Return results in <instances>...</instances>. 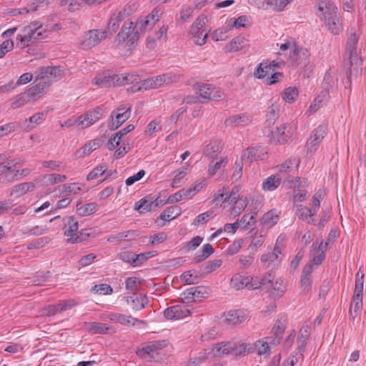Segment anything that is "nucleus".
<instances>
[{
    "label": "nucleus",
    "mask_w": 366,
    "mask_h": 366,
    "mask_svg": "<svg viewBox=\"0 0 366 366\" xmlns=\"http://www.w3.org/2000/svg\"><path fill=\"white\" fill-rule=\"evenodd\" d=\"M137 76L129 74H112L109 71H105L97 74L92 79V84L99 87H109L133 84Z\"/></svg>",
    "instance_id": "1"
},
{
    "label": "nucleus",
    "mask_w": 366,
    "mask_h": 366,
    "mask_svg": "<svg viewBox=\"0 0 366 366\" xmlns=\"http://www.w3.org/2000/svg\"><path fill=\"white\" fill-rule=\"evenodd\" d=\"M250 199V195L248 194H242L239 192V187L234 186L229 192L227 202L232 204L230 209L229 217L230 219L236 218L239 216L244 209L247 207Z\"/></svg>",
    "instance_id": "2"
},
{
    "label": "nucleus",
    "mask_w": 366,
    "mask_h": 366,
    "mask_svg": "<svg viewBox=\"0 0 366 366\" xmlns=\"http://www.w3.org/2000/svg\"><path fill=\"white\" fill-rule=\"evenodd\" d=\"M364 287V272L362 270V267L356 274L355 286L354 290V295L351 302L350 313L354 319L358 314V312L362 307V292Z\"/></svg>",
    "instance_id": "3"
},
{
    "label": "nucleus",
    "mask_w": 366,
    "mask_h": 366,
    "mask_svg": "<svg viewBox=\"0 0 366 366\" xmlns=\"http://www.w3.org/2000/svg\"><path fill=\"white\" fill-rule=\"evenodd\" d=\"M207 22V16L200 15L195 19L191 26L189 34L197 45L202 46L206 43L209 32H205L204 34H203V32L204 31V27Z\"/></svg>",
    "instance_id": "4"
},
{
    "label": "nucleus",
    "mask_w": 366,
    "mask_h": 366,
    "mask_svg": "<svg viewBox=\"0 0 366 366\" xmlns=\"http://www.w3.org/2000/svg\"><path fill=\"white\" fill-rule=\"evenodd\" d=\"M7 157L4 154H0V182H11L17 179L19 176V165L13 162L6 164L3 161Z\"/></svg>",
    "instance_id": "5"
},
{
    "label": "nucleus",
    "mask_w": 366,
    "mask_h": 366,
    "mask_svg": "<svg viewBox=\"0 0 366 366\" xmlns=\"http://www.w3.org/2000/svg\"><path fill=\"white\" fill-rule=\"evenodd\" d=\"M296 131L295 125L291 124H283L270 132L271 142L277 144H284L293 137Z\"/></svg>",
    "instance_id": "6"
},
{
    "label": "nucleus",
    "mask_w": 366,
    "mask_h": 366,
    "mask_svg": "<svg viewBox=\"0 0 366 366\" xmlns=\"http://www.w3.org/2000/svg\"><path fill=\"white\" fill-rule=\"evenodd\" d=\"M357 41L358 38L354 33L350 36L347 42L345 58L351 66V69L350 71V74L352 73V67H354L355 70L357 69L358 66L362 62L361 59L359 58L358 52L357 51Z\"/></svg>",
    "instance_id": "7"
},
{
    "label": "nucleus",
    "mask_w": 366,
    "mask_h": 366,
    "mask_svg": "<svg viewBox=\"0 0 366 366\" xmlns=\"http://www.w3.org/2000/svg\"><path fill=\"white\" fill-rule=\"evenodd\" d=\"M139 38V31L137 30L136 26L132 21L124 23L121 31L117 36V41L119 43L127 42V44L130 47Z\"/></svg>",
    "instance_id": "8"
},
{
    "label": "nucleus",
    "mask_w": 366,
    "mask_h": 366,
    "mask_svg": "<svg viewBox=\"0 0 366 366\" xmlns=\"http://www.w3.org/2000/svg\"><path fill=\"white\" fill-rule=\"evenodd\" d=\"M195 89L199 97L208 100H220L224 97V93L219 88L211 84H198Z\"/></svg>",
    "instance_id": "9"
},
{
    "label": "nucleus",
    "mask_w": 366,
    "mask_h": 366,
    "mask_svg": "<svg viewBox=\"0 0 366 366\" xmlns=\"http://www.w3.org/2000/svg\"><path fill=\"white\" fill-rule=\"evenodd\" d=\"M105 31L93 29L85 33L81 38L80 46L83 49H89L99 44L106 38Z\"/></svg>",
    "instance_id": "10"
},
{
    "label": "nucleus",
    "mask_w": 366,
    "mask_h": 366,
    "mask_svg": "<svg viewBox=\"0 0 366 366\" xmlns=\"http://www.w3.org/2000/svg\"><path fill=\"white\" fill-rule=\"evenodd\" d=\"M64 234L66 237V240L71 243H75L78 241L79 237L77 235L79 229V222L74 217H65L63 219Z\"/></svg>",
    "instance_id": "11"
},
{
    "label": "nucleus",
    "mask_w": 366,
    "mask_h": 366,
    "mask_svg": "<svg viewBox=\"0 0 366 366\" xmlns=\"http://www.w3.org/2000/svg\"><path fill=\"white\" fill-rule=\"evenodd\" d=\"M327 127L325 125H320L314 129L306 144L307 153H315L326 134Z\"/></svg>",
    "instance_id": "12"
},
{
    "label": "nucleus",
    "mask_w": 366,
    "mask_h": 366,
    "mask_svg": "<svg viewBox=\"0 0 366 366\" xmlns=\"http://www.w3.org/2000/svg\"><path fill=\"white\" fill-rule=\"evenodd\" d=\"M230 286L237 290H241L247 287L249 290H256L259 288V285L254 283V278L243 276L239 274H235L232 276L230 281Z\"/></svg>",
    "instance_id": "13"
},
{
    "label": "nucleus",
    "mask_w": 366,
    "mask_h": 366,
    "mask_svg": "<svg viewBox=\"0 0 366 366\" xmlns=\"http://www.w3.org/2000/svg\"><path fill=\"white\" fill-rule=\"evenodd\" d=\"M132 9L129 4L126 5L119 11H115L112 14L108 23V29L111 32H115L122 22L132 12Z\"/></svg>",
    "instance_id": "14"
},
{
    "label": "nucleus",
    "mask_w": 366,
    "mask_h": 366,
    "mask_svg": "<svg viewBox=\"0 0 366 366\" xmlns=\"http://www.w3.org/2000/svg\"><path fill=\"white\" fill-rule=\"evenodd\" d=\"M318 16L323 21L337 14V8L329 0H321L317 4Z\"/></svg>",
    "instance_id": "15"
},
{
    "label": "nucleus",
    "mask_w": 366,
    "mask_h": 366,
    "mask_svg": "<svg viewBox=\"0 0 366 366\" xmlns=\"http://www.w3.org/2000/svg\"><path fill=\"white\" fill-rule=\"evenodd\" d=\"M42 24L39 21L31 22L29 25L24 26L21 29V33H24L27 36H30L31 41L40 39L44 36L45 29L42 28Z\"/></svg>",
    "instance_id": "16"
},
{
    "label": "nucleus",
    "mask_w": 366,
    "mask_h": 366,
    "mask_svg": "<svg viewBox=\"0 0 366 366\" xmlns=\"http://www.w3.org/2000/svg\"><path fill=\"white\" fill-rule=\"evenodd\" d=\"M164 314L168 320H179L187 317L191 314V311L188 306L181 304L167 308Z\"/></svg>",
    "instance_id": "17"
},
{
    "label": "nucleus",
    "mask_w": 366,
    "mask_h": 366,
    "mask_svg": "<svg viewBox=\"0 0 366 366\" xmlns=\"http://www.w3.org/2000/svg\"><path fill=\"white\" fill-rule=\"evenodd\" d=\"M287 325V319L285 317L278 318L273 325L271 330L272 339L270 344L273 346L280 344L282 340V335L284 333Z\"/></svg>",
    "instance_id": "18"
},
{
    "label": "nucleus",
    "mask_w": 366,
    "mask_h": 366,
    "mask_svg": "<svg viewBox=\"0 0 366 366\" xmlns=\"http://www.w3.org/2000/svg\"><path fill=\"white\" fill-rule=\"evenodd\" d=\"M64 70L60 66L42 67L39 70L38 79H48L51 81H57L63 77Z\"/></svg>",
    "instance_id": "19"
},
{
    "label": "nucleus",
    "mask_w": 366,
    "mask_h": 366,
    "mask_svg": "<svg viewBox=\"0 0 366 366\" xmlns=\"http://www.w3.org/2000/svg\"><path fill=\"white\" fill-rule=\"evenodd\" d=\"M124 110V108H117L112 112L111 118L112 120L109 123V127L111 129H117L119 128L124 122H126L130 117V107H128L127 110L120 113V111Z\"/></svg>",
    "instance_id": "20"
},
{
    "label": "nucleus",
    "mask_w": 366,
    "mask_h": 366,
    "mask_svg": "<svg viewBox=\"0 0 366 366\" xmlns=\"http://www.w3.org/2000/svg\"><path fill=\"white\" fill-rule=\"evenodd\" d=\"M166 344L164 341L152 342L139 350L137 355L144 358H147V357L154 358L156 355L159 354V351Z\"/></svg>",
    "instance_id": "21"
},
{
    "label": "nucleus",
    "mask_w": 366,
    "mask_h": 366,
    "mask_svg": "<svg viewBox=\"0 0 366 366\" xmlns=\"http://www.w3.org/2000/svg\"><path fill=\"white\" fill-rule=\"evenodd\" d=\"M234 347H235V342H222L214 345L210 353L212 357H222L224 355L232 354Z\"/></svg>",
    "instance_id": "22"
},
{
    "label": "nucleus",
    "mask_w": 366,
    "mask_h": 366,
    "mask_svg": "<svg viewBox=\"0 0 366 366\" xmlns=\"http://www.w3.org/2000/svg\"><path fill=\"white\" fill-rule=\"evenodd\" d=\"M313 258L312 260V263L315 265H320L325 257V252L327 249V242H324L321 241L318 242L316 241L313 244Z\"/></svg>",
    "instance_id": "23"
},
{
    "label": "nucleus",
    "mask_w": 366,
    "mask_h": 366,
    "mask_svg": "<svg viewBox=\"0 0 366 366\" xmlns=\"http://www.w3.org/2000/svg\"><path fill=\"white\" fill-rule=\"evenodd\" d=\"M191 169V166L186 164L174 172V177L172 179L171 187L172 188H178L186 183L185 177Z\"/></svg>",
    "instance_id": "24"
},
{
    "label": "nucleus",
    "mask_w": 366,
    "mask_h": 366,
    "mask_svg": "<svg viewBox=\"0 0 366 366\" xmlns=\"http://www.w3.org/2000/svg\"><path fill=\"white\" fill-rule=\"evenodd\" d=\"M247 317V312L242 310H229L224 313V321L232 325L242 323Z\"/></svg>",
    "instance_id": "25"
},
{
    "label": "nucleus",
    "mask_w": 366,
    "mask_h": 366,
    "mask_svg": "<svg viewBox=\"0 0 366 366\" xmlns=\"http://www.w3.org/2000/svg\"><path fill=\"white\" fill-rule=\"evenodd\" d=\"M266 154L267 152L261 147H252L244 151L242 159L252 162L264 159Z\"/></svg>",
    "instance_id": "26"
},
{
    "label": "nucleus",
    "mask_w": 366,
    "mask_h": 366,
    "mask_svg": "<svg viewBox=\"0 0 366 366\" xmlns=\"http://www.w3.org/2000/svg\"><path fill=\"white\" fill-rule=\"evenodd\" d=\"M281 249L278 246H275L272 252H267L262 255L261 261L264 263H268V267H275L281 261Z\"/></svg>",
    "instance_id": "27"
},
{
    "label": "nucleus",
    "mask_w": 366,
    "mask_h": 366,
    "mask_svg": "<svg viewBox=\"0 0 366 366\" xmlns=\"http://www.w3.org/2000/svg\"><path fill=\"white\" fill-rule=\"evenodd\" d=\"M249 45V41L242 36H239L232 39L226 44L224 50L227 52H235L239 51Z\"/></svg>",
    "instance_id": "28"
},
{
    "label": "nucleus",
    "mask_w": 366,
    "mask_h": 366,
    "mask_svg": "<svg viewBox=\"0 0 366 366\" xmlns=\"http://www.w3.org/2000/svg\"><path fill=\"white\" fill-rule=\"evenodd\" d=\"M310 331V327L307 325H304L299 331V335L297 340V350L300 356H302L305 351Z\"/></svg>",
    "instance_id": "29"
},
{
    "label": "nucleus",
    "mask_w": 366,
    "mask_h": 366,
    "mask_svg": "<svg viewBox=\"0 0 366 366\" xmlns=\"http://www.w3.org/2000/svg\"><path fill=\"white\" fill-rule=\"evenodd\" d=\"M271 339L270 337H267L256 341L253 345L254 350H256L259 355L268 357L270 355Z\"/></svg>",
    "instance_id": "30"
},
{
    "label": "nucleus",
    "mask_w": 366,
    "mask_h": 366,
    "mask_svg": "<svg viewBox=\"0 0 366 366\" xmlns=\"http://www.w3.org/2000/svg\"><path fill=\"white\" fill-rule=\"evenodd\" d=\"M47 86L48 84L46 81L41 80L37 84L28 89L26 92L31 101H36L39 99L45 93V89Z\"/></svg>",
    "instance_id": "31"
},
{
    "label": "nucleus",
    "mask_w": 366,
    "mask_h": 366,
    "mask_svg": "<svg viewBox=\"0 0 366 366\" xmlns=\"http://www.w3.org/2000/svg\"><path fill=\"white\" fill-rule=\"evenodd\" d=\"M295 214L302 221L311 224L314 222L312 217L316 214V212L315 210L300 204L295 207Z\"/></svg>",
    "instance_id": "32"
},
{
    "label": "nucleus",
    "mask_w": 366,
    "mask_h": 366,
    "mask_svg": "<svg viewBox=\"0 0 366 366\" xmlns=\"http://www.w3.org/2000/svg\"><path fill=\"white\" fill-rule=\"evenodd\" d=\"M251 121V117L247 114H234L225 120V124L232 127L244 126L250 123Z\"/></svg>",
    "instance_id": "33"
},
{
    "label": "nucleus",
    "mask_w": 366,
    "mask_h": 366,
    "mask_svg": "<svg viewBox=\"0 0 366 366\" xmlns=\"http://www.w3.org/2000/svg\"><path fill=\"white\" fill-rule=\"evenodd\" d=\"M279 220V212L272 209L265 213L260 220V224L267 228H270L277 223Z\"/></svg>",
    "instance_id": "34"
},
{
    "label": "nucleus",
    "mask_w": 366,
    "mask_h": 366,
    "mask_svg": "<svg viewBox=\"0 0 366 366\" xmlns=\"http://www.w3.org/2000/svg\"><path fill=\"white\" fill-rule=\"evenodd\" d=\"M154 78L159 88L177 81L179 79V76L172 72H168L162 75L156 76Z\"/></svg>",
    "instance_id": "35"
},
{
    "label": "nucleus",
    "mask_w": 366,
    "mask_h": 366,
    "mask_svg": "<svg viewBox=\"0 0 366 366\" xmlns=\"http://www.w3.org/2000/svg\"><path fill=\"white\" fill-rule=\"evenodd\" d=\"M157 82L154 76L137 82L135 85L132 86L133 92L148 90L152 89H157Z\"/></svg>",
    "instance_id": "36"
},
{
    "label": "nucleus",
    "mask_w": 366,
    "mask_h": 366,
    "mask_svg": "<svg viewBox=\"0 0 366 366\" xmlns=\"http://www.w3.org/2000/svg\"><path fill=\"white\" fill-rule=\"evenodd\" d=\"M181 213L182 209L179 207L171 206L162 212L159 219L163 221H170L179 216Z\"/></svg>",
    "instance_id": "37"
},
{
    "label": "nucleus",
    "mask_w": 366,
    "mask_h": 366,
    "mask_svg": "<svg viewBox=\"0 0 366 366\" xmlns=\"http://www.w3.org/2000/svg\"><path fill=\"white\" fill-rule=\"evenodd\" d=\"M323 22L327 29L335 35L339 34L342 29L337 14L323 21Z\"/></svg>",
    "instance_id": "38"
},
{
    "label": "nucleus",
    "mask_w": 366,
    "mask_h": 366,
    "mask_svg": "<svg viewBox=\"0 0 366 366\" xmlns=\"http://www.w3.org/2000/svg\"><path fill=\"white\" fill-rule=\"evenodd\" d=\"M281 178L278 175H271L262 182V187L264 191H274L280 184Z\"/></svg>",
    "instance_id": "39"
},
{
    "label": "nucleus",
    "mask_w": 366,
    "mask_h": 366,
    "mask_svg": "<svg viewBox=\"0 0 366 366\" xmlns=\"http://www.w3.org/2000/svg\"><path fill=\"white\" fill-rule=\"evenodd\" d=\"M254 351V347L251 344H246L243 342H236L235 347L232 349V354L237 357L244 356L248 353Z\"/></svg>",
    "instance_id": "40"
},
{
    "label": "nucleus",
    "mask_w": 366,
    "mask_h": 366,
    "mask_svg": "<svg viewBox=\"0 0 366 366\" xmlns=\"http://www.w3.org/2000/svg\"><path fill=\"white\" fill-rule=\"evenodd\" d=\"M158 204L157 202H149L145 198L141 199L135 204V209L139 211V213H144L154 210L157 208Z\"/></svg>",
    "instance_id": "41"
},
{
    "label": "nucleus",
    "mask_w": 366,
    "mask_h": 366,
    "mask_svg": "<svg viewBox=\"0 0 366 366\" xmlns=\"http://www.w3.org/2000/svg\"><path fill=\"white\" fill-rule=\"evenodd\" d=\"M222 150V146L219 142L212 141L208 144L204 149L205 156L214 159Z\"/></svg>",
    "instance_id": "42"
},
{
    "label": "nucleus",
    "mask_w": 366,
    "mask_h": 366,
    "mask_svg": "<svg viewBox=\"0 0 366 366\" xmlns=\"http://www.w3.org/2000/svg\"><path fill=\"white\" fill-rule=\"evenodd\" d=\"M106 174V177H110L112 174L111 171L107 172V166L106 164H102L94 167L87 175L88 180H92L98 178L99 177Z\"/></svg>",
    "instance_id": "43"
},
{
    "label": "nucleus",
    "mask_w": 366,
    "mask_h": 366,
    "mask_svg": "<svg viewBox=\"0 0 366 366\" xmlns=\"http://www.w3.org/2000/svg\"><path fill=\"white\" fill-rule=\"evenodd\" d=\"M110 320L114 322H118L124 325H134L135 322L138 321L137 319L132 318L131 316H127L125 315L118 313L111 314Z\"/></svg>",
    "instance_id": "44"
},
{
    "label": "nucleus",
    "mask_w": 366,
    "mask_h": 366,
    "mask_svg": "<svg viewBox=\"0 0 366 366\" xmlns=\"http://www.w3.org/2000/svg\"><path fill=\"white\" fill-rule=\"evenodd\" d=\"M270 61H264L256 69L254 75L257 79H263L271 71Z\"/></svg>",
    "instance_id": "45"
},
{
    "label": "nucleus",
    "mask_w": 366,
    "mask_h": 366,
    "mask_svg": "<svg viewBox=\"0 0 366 366\" xmlns=\"http://www.w3.org/2000/svg\"><path fill=\"white\" fill-rule=\"evenodd\" d=\"M81 189V185L79 183L65 184L60 187L61 193L64 195L79 194Z\"/></svg>",
    "instance_id": "46"
},
{
    "label": "nucleus",
    "mask_w": 366,
    "mask_h": 366,
    "mask_svg": "<svg viewBox=\"0 0 366 366\" xmlns=\"http://www.w3.org/2000/svg\"><path fill=\"white\" fill-rule=\"evenodd\" d=\"M21 232L24 234H26L28 236L31 235H41L43 234L46 233L48 231V229L45 226H34V227H24L21 229Z\"/></svg>",
    "instance_id": "47"
},
{
    "label": "nucleus",
    "mask_w": 366,
    "mask_h": 366,
    "mask_svg": "<svg viewBox=\"0 0 366 366\" xmlns=\"http://www.w3.org/2000/svg\"><path fill=\"white\" fill-rule=\"evenodd\" d=\"M298 95V89L296 87L290 86L284 90L282 98L285 102L291 104L296 101Z\"/></svg>",
    "instance_id": "48"
},
{
    "label": "nucleus",
    "mask_w": 366,
    "mask_h": 366,
    "mask_svg": "<svg viewBox=\"0 0 366 366\" xmlns=\"http://www.w3.org/2000/svg\"><path fill=\"white\" fill-rule=\"evenodd\" d=\"M310 56V51L306 48L300 47L297 44L293 45V53L290 54V58L296 61L298 59H307Z\"/></svg>",
    "instance_id": "49"
},
{
    "label": "nucleus",
    "mask_w": 366,
    "mask_h": 366,
    "mask_svg": "<svg viewBox=\"0 0 366 366\" xmlns=\"http://www.w3.org/2000/svg\"><path fill=\"white\" fill-rule=\"evenodd\" d=\"M86 329L92 334H105L109 330V327L106 324L95 322L89 323Z\"/></svg>",
    "instance_id": "50"
},
{
    "label": "nucleus",
    "mask_w": 366,
    "mask_h": 366,
    "mask_svg": "<svg viewBox=\"0 0 366 366\" xmlns=\"http://www.w3.org/2000/svg\"><path fill=\"white\" fill-rule=\"evenodd\" d=\"M239 224H241V229L246 230L249 227L253 226L256 223V213L253 214H244L241 219L239 221Z\"/></svg>",
    "instance_id": "51"
},
{
    "label": "nucleus",
    "mask_w": 366,
    "mask_h": 366,
    "mask_svg": "<svg viewBox=\"0 0 366 366\" xmlns=\"http://www.w3.org/2000/svg\"><path fill=\"white\" fill-rule=\"evenodd\" d=\"M32 102L26 91L17 95L11 103L13 109L19 108L29 102Z\"/></svg>",
    "instance_id": "52"
},
{
    "label": "nucleus",
    "mask_w": 366,
    "mask_h": 366,
    "mask_svg": "<svg viewBox=\"0 0 366 366\" xmlns=\"http://www.w3.org/2000/svg\"><path fill=\"white\" fill-rule=\"evenodd\" d=\"M161 130V121L159 119H154L148 124L145 133L147 136L154 137Z\"/></svg>",
    "instance_id": "53"
},
{
    "label": "nucleus",
    "mask_w": 366,
    "mask_h": 366,
    "mask_svg": "<svg viewBox=\"0 0 366 366\" xmlns=\"http://www.w3.org/2000/svg\"><path fill=\"white\" fill-rule=\"evenodd\" d=\"M228 193V187H223L222 189H219L213 195V202L215 203L216 204H219L223 203L224 202H227L228 196H227V194Z\"/></svg>",
    "instance_id": "54"
},
{
    "label": "nucleus",
    "mask_w": 366,
    "mask_h": 366,
    "mask_svg": "<svg viewBox=\"0 0 366 366\" xmlns=\"http://www.w3.org/2000/svg\"><path fill=\"white\" fill-rule=\"evenodd\" d=\"M287 285L283 280L279 278L272 285V295L274 297H281L286 291Z\"/></svg>",
    "instance_id": "55"
},
{
    "label": "nucleus",
    "mask_w": 366,
    "mask_h": 366,
    "mask_svg": "<svg viewBox=\"0 0 366 366\" xmlns=\"http://www.w3.org/2000/svg\"><path fill=\"white\" fill-rule=\"evenodd\" d=\"M97 204L94 202H90L78 208V212L81 216H87L94 214L97 211Z\"/></svg>",
    "instance_id": "56"
},
{
    "label": "nucleus",
    "mask_w": 366,
    "mask_h": 366,
    "mask_svg": "<svg viewBox=\"0 0 366 366\" xmlns=\"http://www.w3.org/2000/svg\"><path fill=\"white\" fill-rule=\"evenodd\" d=\"M229 27L227 26L225 28H219L214 31L211 34V38L215 41H224L227 39V32Z\"/></svg>",
    "instance_id": "57"
},
{
    "label": "nucleus",
    "mask_w": 366,
    "mask_h": 366,
    "mask_svg": "<svg viewBox=\"0 0 366 366\" xmlns=\"http://www.w3.org/2000/svg\"><path fill=\"white\" fill-rule=\"evenodd\" d=\"M292 0H266L267 4L274 10L282 11Z\"/></svg>",
    "instance_id": "58"
},
{
    "label": "nucleus",
    "mask_w": 366,
    "mask_h": 366,
    "mask_svg": "<svg viewBox=\"0 0 366 366\" xmlns=\"http://www.w3.org/2000/svg\"><path fill=\"white\" fill-rule=\"evenodd\" d=\"M200 254L197 255L196 257L197 261L200 262L205 259H207L208 257H209L211 254L214 253V249L210 244H205L202 246L201 250H200Z\"/></svg>",
    "instance_id": "59"
},
{
    "label": "nucleus",
    "mask_w": 366,
    "mask_h": 366,
    "mask_svg": "<svg viewBox=\"0 0 366 366\" xmlns=\"http://www.w3.org/2000/svg\"><path fill=\"white\" fill-rule=\"evenodd\" d=\"M194 292V302H200L208 296L207 289L204 287L199 286L192 287Z\"/></svg>",
    "instance_id": "60"
},
{
    "label": "nucleus",
    "mask_w": 366,
    "mask_h": 366,
    "mask_svg": "<svg viewBox=\"0 0 366 366\" xmlns=\"http://www.w3.org/2000/svg\"><path fill=\"white\" fill-rule=\"evenodd\" d=\"M278 111L279 107L277 104H272L271 106L269 107L266 122L269 125L274 124L275 119L277 117Z\"/></svg>",
    "instance_id": "61"
},
{
    "label": "nucleus",
    "mask_w": 366,
    "mask_h": 366,
    "mask_svg": "<svg viewBox=\"0 0 366 366\" xmlns=\"http://www.w3.org/2000/svg\"><path fill=\"white\" fill-rule=\"evenodd\" d=\"M147 303V298L144 295H138L132 300V307L137 310H140L144 308Z\"/></svg>",
    "instance_id": "62"
},
{
    "label": "nucleus",
    "mask_w": 366,
    "mask_h": 366,
    "mask_svg": "<svg viewBox=\"0 0 366 366\" xmlns=\"http://www.w3.org/2000/svg\"><path fill=\"white\" fill-rule=\"evenodd\" d=\"M154 254L152 252H147L144 253H141L136 254H134V259L132 261V265L134 267L139 266L142 264L146 260L153 257Z\"/></svg>",
    "instance_id": "63"
},
{
    "label": "nucleus",
    "mask_w": 366,
    "mask_h": 366,
    "mask_svg": "<svg viewBox=\"0 0 366 366\" xmlns=\"http://www.w3.org/2000/svg\"><path fill=\"white\" fill-rule=\"evenodd\" d=\"M181 280L188 285H194L197 282L198 276L194 272L187 271L181 275Z\"/></svg>",
    "instance_id": "64"
}]
</instances>
